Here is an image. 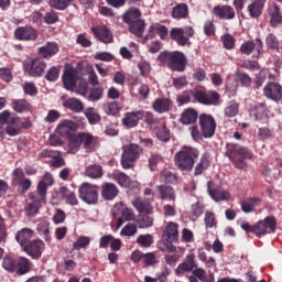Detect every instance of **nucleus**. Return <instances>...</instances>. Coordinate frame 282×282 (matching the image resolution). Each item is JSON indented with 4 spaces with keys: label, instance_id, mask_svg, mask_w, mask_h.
Wrapping results in <instances>:
<instances>
[{
    "label": "nucleus",
    "instance_id": "obj_38",
    "mask_svg": "<svg viewBox=\"0 0 282 282\" xmlns=\"http://www.w3.org/2000/svg\"><path fill=\"white\" fill-rule=\"evenodd\" d=\"M59 195L66 200V204L69 206H78V198L76 197V193L70 191L68 187H61Z\"/></svg>",
    "mask_w": 282,
    "mask_h": 282
},
{
    "label": "nucleus",
    "instance_id": "obj_16",
    "mask_svg": "<svg viewBox=\"0 0 282 282\" xmlns=\"http://www.w3.org/2000/svg\"><path fill=\"white\" fill-rule=\"evenodd\" d=\"M79 140L82 142V147L86 149L88 153H93V151H98L100 148V141H98L97 137L89 132H79Z\"/></svg>",
    "mask_w": 282,
    "mask_h": 282
},
{
    "label": "nucleus",
    "instance_id": "obj_20",
    "mask_svg": "<svg viewBox=\"0 0 282 282\" xmlns=\"http://www.w3.org/2000/svg\"><path fill=\"white\" fill-rule=\"evenodd\" d=\"M213 13L225 21H232L236 17L235 9L228 4L214 7Z\"/></svg>",
    "mask_w": 282,
    "mask_h": 282
},
{
    "label": "nucleus",
    "instance_id": "obj_63",
    "mask_svg": "<svg viewBox=\"0 0 282 282\" xmlns=\"http://www.w3.org/2000/svg\"><path fill=\"white\" fill-rule=\"evenodd\" d=\"M223 45L225 50H235V43L237 40L231 34H225L221 36Z\"/></svg>",
    "mask_w": 282,
    "mask_h": 282
},
{
    "label": "nucleus",
    "instance_id": "obj_36",
    "mask_svg": "<svg viewBox=\"0 0 282 282\" xmlns=\"http://www.w3.org/2000/svg\"><path fill=\"white\" fill-rule=\"evenodd\" d=\"M259 204H261V198L249 197L241 203V210L242 213H246V215L249 213H254V209L257 206H259Z\"/></svg>",
    "mask_w": 282,
    "mask_h": 282
},
{
    "label": "nucleus",
    "instance_id": "obj_42",
    "mask_svg": "<svg viewBox=\"0 0 282 282\" xmlns=\"http://www.w3.org/2000/svg\"><path fill=\"white\" fill-rule=\"evenodd\" d=\"M85 175L90 177V180H100L102 177V166L98 164L89 165L85 170Z\"/></svg>",
    "mask_w": 282,
    "mask_h": 282
},
{
    "label": "nucleus",
    "instance_id": "obj_7",
    "mask_svg": "<svg viewBox=\"0 0 282 282\" xmlns=\"http://www.w3.org/2000/svg\"><path fill=\"white\" fill-rule=\"evenodd\" d=\"M142 147L135 143H130L123 147V152L121 154V166L122 169L129 170L135 166L138 160H140V154L143 153Z\"/></svg>",
    "mask_w": 282,
    "mask_h": 282
},
{
    "label": "nucleus",
    "instance_id": "obj_15",
    "mask_svg": "<svg viewBox=\"0 0 282 282\" xmlns=\"http://www.w3.org/2000/svg\"><path fill=\"white\" fill-rule=\"evenodd\" d=\"M263 95L273 102H281L282 86L276 82H269L263 88Z\"/></svg>",
    "mask_w": 282,
    "mask_h": 282
},
{
    "label": "nucleus",
    "instance_id": "obj_18",
    "mask_svg": "<svg viewBox=\"0 0 282 282\" xmlns=\"http://www.w3.org/2000/svg\"><path fill=\"white\" fill-rule=\"evenodd\" d=\"M45 248V243L43 240H31L24 248V252L32 257L33 259H41V254H43V249Z\"/></svg>",
    "mask_w": 282,
    "mask_h": 282
},
{
    "label": "nucleus",
    "instance_id": "obj_30",
    "mask_svg": "<svg viewBox=\"0 0 282 282\" xmlns=\"http://www.w3.org/2000/svg\"><path fill=\"white\" fill-rule=\"evenodd\" d=\"M268 14L270 17V23L272 28H278L282 23L281 8L278 4H272L268 8Z\"/></svg>",
    "mask_w": 282,
    "mask_h": 282
},
{
    "label": "nucleus",
    "instance_id": "obj_46",
    "mask_svg": "<svg viewBox=\"0 0 282 282\" xmlns=\"http://www.w3.org/2000/svg\"><path fill=\"white\" fill-rule=\"evenodd\" d=\"M53 185H54V176H52L50 172H46L43 178L39 182L37 188L47 193V188H50V186H53Z\"/></svg>",
    "mask_w": 282,
    "mask_h": 282
},
{
    "label": "nucleus",
    "instance_id": "obj_62",
    "mask_svg": "<svg viewBox=\"0 0 282 282\" xmlns=\"http://www.w3.org/2000/svg\"><path fill=\"white\" fill-rule=\"evenodd\" d=\"M43 21L47 25H54V23H58V12L54 10L46 12L43 17Z\"/></svg>",
    "mask_w": 282,
    "mask_h": 282
},
{
    "label": "nucleus",
    "instance_id": "obj_45",
    "mask_svg": "<svg viewBox=\"0 0 282 282\" xmlns=\"http://www.w3.org/2000/svg\"><path fill=\"white\" fill-rule=\"evenodd\" d=\"M105 96V88L102 86H94L88 95V100L90 102H98Z\"/></svg>",
    "mask_w": 282,
    "mask_h": 282
},
{
    "label": "nucleus",
    "instance_id": "obj_58",
    "mask_svg": "<svg viewBox=\"0 0 282 282\" xmlns=\"http://www.w3.org/2000/svg\"><path fill=\"white\" fill-rule=\"evenodd\" d=\"M85 116L90 124H96V123L100 122V115H98V112H96V108H88L85 111Z\"/></svg>",
    "mask_w": 282,
    "mask_h": 282
},
{
    "label": "nucleus",
    "instance_id": "obj_2",
    "mask_svg": "<svg viewBox=\"0 0 282 282\" xmlns=\"http://www.w3.org/2000/svg\"><path fill=\"white\" fill-rule=\"evenodd\" d=\"M226 155L236 169L243 170L248 166L247 160H252V150L237 143L226 144Z\"/></svg>",
    "mask_w": 282,
    "mask_h": 282
},
{
    "label": "nucleus",
    "instance_id": "obj_35",
    "mask_svg": "<svg viewBox=\"0 0 282 282\" xmlns=\"http://www.w3.org/2000/svg\"><path fill=\"white\" fill-rule=\"evenodd\" d=\"M178 226L175 223H170L166 225L163 237L165 241H177L180 239Z\"/></svg>",
    "mask_w": 282,
    "mask_h": 282
},
{
    "label": "nucleus",
    "instance_id": "obj_21",
    "mask_svg": "<svg viewBox=\"0 0 282 282\" xmlns=\"http://www.w3.org/2000/svg\"><path fill=\"white\" fill-rule=\"evenodd\" d=\"M215 183L213 181L207 182V191L214 202H226L230 199V193L228 191H221L219 188H213Z\"/></svg>",
    "mask_w": 282,
    "mask_h": 282
},
{
    "label": "nucleus",
    "instance_id": "obj_3",
    "mask_svg": "<svg viewBox=\"0 0 282 282\" xmlns=\"http://www.w3.org/2000/svg\"><path fill=\"white\" fill-rule=\"evenodd\" d=\"M240 228L245 232H252L256 237H265V235H272L276 232V218L274 216H267L263 220H259L253 226L250 223H242Z\"/></svg>",
    "mask_w": 282,
    "mask_h": 282
},
{
    "label": "nucleus",
    "instance_id": "obj_55",
    "mask_svg": "<svg viewBox=\"0 0 282 282\" xmlns=\"http://www.w3.org/2000/svg\"><path fill=\"white\" fill-rule=\"evenodd\" d=\"M59 76H61V67L52 66L50 69L46 70L45 80H48V83H56Z\"/></svg>",
    "mask_w": 282,
    "mask_h": 282
},
{
    "label": "nucleus",
    "instance_id": "obj_40",
    "mask_svg": "<svg viewBox=\"0 0 282 282\" xmlns=\"http://www.w3.org/2000/svg\"><path fill=\"white\" fill-rule=\"evenodd\" d=\"M29 197L33 204H37V206H43V204L47 202V192L37 187L35 192L29 195Z\"/></svg>",
    "mask_w": 282,
    "mask_h": 282
},
{
    "label": "nucleus",
    "instance_id": "obj_56",
    "mask_svg": "<svg viewBox=\"0 0 282 282\" xmlns=\"http://www.w3.org/2000/svg\"><path fill=\"white\" fill-rule=\"evenodd\" d=\"M65 129H68V131H76L78 129V124L74 121L64 120L58 124L57 131L58 133H64Z\"/></svg>",
    "mask_w": 282,
    "mask_h": 282
},
{
    "label": "nucleus",
    "instance_id": "obj_49",
    "mask_svg": "<svg viewBox=\"0 0 282 282\" xmlns=\"http://www.w3.org/2000/svg\"><path fill=\"white\" fill-rule=\"evenodd\" d=\"M208 166H210V161H208V158L202 156L200 161L196 164L194 169L195 177H198V175H203L204 171H206Z\"/></svg>",
    "mask_w": 282,
    "mask_h": 282
},
{
    "label": "nucleus",
    "instance_id": "obj_12",
    "mask_svg": "<svg viewBox=\"0 0 282 282\" xmlns=\"http://www.w3.org/2000/svg\"><path fill=\"white\" fill-rule=\"evenodd\" d=\"M192 96L194 100H196V102H199L200 105L214 106V107H217V105H219V100L221 98L219 93L215 90H208V91L195 90V93H193Z\"/></svg>",
    "mask_w": 282,
    "mask_h": 282
},
{
    "label": "nucleus",
    "instance_id": "obj_5",
    "mask_svg": "<svg viewBox=\"0 0 282 282\" xmlns=\"http://www.w3.org/2000/svg\"><path fill=\"white\" fill-rule=\"evenodd\" d=\"M197 158H199V150L185 148L174 155V162L180 171H193Z\"/></svg>",
    "mask_w": 282,
    "mask_h": 282
},
{
    "label": "nucleus",
    "instance_id": "obj_22",
    "mask_svg": "<svg viewBox=\"0 0 282 282\" xmlns=\"http://www.w3.org/2000/svg\"><path fill=\"white\" fill-rule=\"evenodd\" d=\"M93 34H95L96 39L106 45L109 43H113V34L106 26H93Z\"/></svg>",
    "mask_w": 282,
    "mask_h": 282
},
{
    "label": "nucleus",
    "instance_id": "obj_48",
    "mask_svg": "<svg viewBox=\"0 0 282 282\" xmlns=\"http://www.w3.org/2000/svg\"><path fill=\"white\" fill-rule=\"evenodd\" d=\"M80 147H83L80 142V135L78 133L70 135L68 139L69 151L73 153H78V151H80Z\"/></svg>",
    "mask_w": 282,
    "mask_h": 282
},
{
    "label": "nucleus",
    "instance_id": "obj_41",
    "mask_svg": "<svg viewBox=\"0 0 282 282\" xmlns=\"http://www.w3.org/2000/svg\"><path fill=\"white\" fill-rule=\"evenodd\" d=\"M11 107L17 113H25L32 109V105L25 99H15L12 101Z\"/></svg>",
    "mask_w": 282,
    "mask_h": 282
},
{
    "label": "nucleus",
    "instance_id": "obj_25",
    "mask_svg": "<svg viewBox=\"0 0 282 282\" xmlns=\"http://www.w3.org/2000/svg\"><path fill=\"white\" fill-rule=\"evenodd\" d=\"M197 268V260H195V253H189L186 256L184 262L178 264L176 269V274H184V272H193Z\"/></svg>",
    "mask_w": 282,
    "mask_h": 282
},
{
    "label": "nucleus",
    "instance_id": "obj_34",
    "mask_svg": "<svg viewBox=\"0 0 282 282\" xmlns=\"http://www.w3.org/2000/svg\"><path fill=\"white\" fill-rule=\"evenodd\" d=\"M132 206L133 208H135V210H138V213L142 214H147L149 215V213H151V210H153V207H151V202L147 200V199H142L140 197H137L132 200Z\"/></svg>",
    "mask_w": 282,
    "mask_h": 282
},
{
    "label": "nucleus",
    "instance_id": "obj_60",
    "mask_svg": "<svg viewBox=\"0 0 282 282\" xmlns=\"http://www.w3.org/2000/svg\"><path fill=\"white\" fill-rule=\"evenodd\" d=\"M89 243H91V238L87 236H82L73 243V248L75 250H83V248H87Z\"/></svg>",
    "mask_w": 282,
    "mask_h": 282
},
{
    "label": "nucleus",
    "instance_id": "obj_47",
    "mask_svg": "<svg viewBox=\"0 0 282 282\" xmlns=\"http://www.w3.org/2000/svg\"><path fill=\"white\" fill-rule=\"evenodd\" d=\"M42 156L52 158V165L55 166V169H61V166H65V159H63L62 156L54 155V152L50 150H45L44 152H42Z\"/></svg>",
    "mask_w": 282,
    "mask_h": 282
},
{
    "label": "nucleus",
    "instance_id": "obj_50",
    "mask_svg": "<svg viewBox=\"0 0 282 282\" xmlns=\"http://www.w3.org/2000/svg\"><path fill=\"white\" fill-rule=\"evenodd\" d=\"M39 235L45 239V241H52V236L50 235V223L47 221H42L37 224L36 228Z\"/></svg>",
    "mask_w": 282,
    "mask_h": 282
},
{
    "label": "nucleus",
    "instance_id": "obj_44",
    "mask_svg": "<svg viewBox=\"0 0 282 282\" xmlns=\"http://www.w3.org/2000/svg\"><path fill=\"white\" fill-rule=\"evenodd\" d=\"M150 91L151 88L147 84H140L139 86L133 84L131 88V93L134 94V96H141V98H148Z\"/></svg>",
    "mask_w": 282,
    "mask_h": 282
},
{
    "label": "nucleus",
    "instance_id": "obj_52",
    "mask_svg": "<svg viewBox=\"0 0 282 282\" xmlns=\"http://www.w3.org/2000/svg\"><path fill=\"white\" fill-rule=\"evenodd\" d=\"M102 109L107 116H118L120 113V107H118V102L108 101L102 105Z\"/></svg>",
    "mask_w": 282,
    "mask_h": 282
},
{
    "label": "nucleus",
    "instance_id": "obj_39",
    "mask_svg": "<svg viewBox=\"0 0 282 282\" xmlns=\"http://www.w3.org/2000/svg\"><path fill=\"white\" fill-rule=\"evenodd\" d=\"M63 106L66 109H70L74 113H80L85 109V106L83 105V101L78 98H68L64 101Z\"/></svg>",
    "mask_w": 282,
    "mask_h": 282
},
{
    "label": "nucleus",
    "instance_id": "obj_10",
    "mask_svg": "<svg viewBox=\"0 0 282 282\" xmlns=\"http://www.w3.org/2000/svg\"><path fill=\"white\" fill-rule=\"evenodd\" d=\"M193 36H195V29L193 26H185L184 29L172 28L170 31V39L175 41L181 47H186L191 43L189 39H193Z\"/></svg>",
    "mask_w": 282,
    "mask_h": 282
},
{
    "label": "nucleus",
    "instance_id": "obj_19",
    "mask_svg": "<svg viewBox=\"0 0 282 282\" xmlns=\"http://www.w3.org/2000/svg\"><path fill=\"white\" fill-rule=\"evenodd\" d=\"M143 118V110L130 111L124 115L122 119V124L127 127V129H133Z\"/></svg>",
    "mask_w": 282,
    "mask_h": 282
},
{
    "label": "nucleus",
    "instance_id": "obj_8",
    "mask_svg": "<svg viewBox=\"0 0 282 282\" xmlns=\"http://www.w3.org/2000/svg\"><path fill=\"white\" fill-rule=\"evenodd\" d=\"M23 69L31 78H41L47 69V63L41 57H31L23 63Z\"/></svg>",
    "mask_w": 282,
    "mask_h": 282
},
{
    "label": "nucleus",
    "instance_id": "obj_23",
    "mask_svg": "<svg viewBox=\"0 0 282 282\" xmlns=\"http://www.w3.org/2000/svg\"><path fill=\"white\" fill-rule=\"evenodd\" d=\"M156 193L163 202H175V199H177L175 188L171 185H158Z\"/></svg>",
    "mask_w": 282,
    "mask_h": 282
},
{
    "label": "nucleus",
    "instance_id": "obj_53",
    "mask_svg": "<svg viewBox=\"0 0 282 282\" xmlns=\"http://www.w3.org/2000/svg\"><path fill=\"white\" fill-rule=\"evenodd\" d=\"M74 3V0H50L48 4L54 10H67L68 6H72Z\"/></svg>",
    "mask_w": 282,
    "mask_h": 282
},
{
    "label": "nucleus",
    "instance_id": "obj_51",
    "mask_svg": "<svg viewBox=\"0 0 282 282\" xmlns=\"http://www.w3.org/2000/svg\"><path fill=\"white\" fill-rule=\"evenodd\" d=\"M113 180H116L119 186H122L123 188H129V186H131V177L122 172L115 173Z\"/></svg>",
    "mask_w": 282,
    "mask_h": 282
},
{
    "label": "nucleus",
    "instance_id": "obj_33",
    "mask_svg": "<svg viewBox=\"0 0 282 282\" xmlns=\"http://www.w3.org/2000/svg\"><path fill=\"white\" fill-rule=\"evenodd\" d=\"M15 272L19 276H23V274H28L32 272V262L30 259L25 257H20L15 264Z\"/></svg>",
    "mask_w": 282,
    "mask_h": 282
},
{
    "label": "nucleus",
    "instance_id": "obj_29",
    "mask_svg": "<svg viewBox=\"0 0 282 282\" xmlns=\"http://www.w3.org/2000/svg\"><path fill=\"white\" fill-rule=\"evenodd\" d=\"M171 17L176 21H181L182 19H188L189 17L188 4L184 2L177 3L175 7H173Z\"/></svg>",
    "mask_w": 282,
    "mask_h": 282
},
{
    "label": "nucleus",
    "instance_id": "obj_9",
    "mask_svg": "<svg viewBox=\"0 0 282 282\" xmlns=\"http://www.w3.org/2000/svg\"><path fill=\"white\" fill-rule=\"evenodd\" d=\"M98 185H94L90 183H82L78 187L79 199L88 206H94L98 204Z\"/></svg>",
    "mask_w": 282,
    "mask_h": 282
},
{
    "label": "nucleus",
    "instance_id": "obj_26",
    "mask_svg": "<svg viewBox=\"0 0 282 282\" xmlns=\"http://www.w3.org/2000/svg\"><path fill=\"white\" fill-rule=\"evenodd\" d=\"M58 50L56 42H47L45 45L37 48V54L41 58H52L58 54Z\"/></svg>",
    "mask_w": 282,
    "mask_h": 282
},
{
    "label": "nucleus",
    "instance_id": "obj_31",
    "mask_svg": "<svg viewBox=\"0 0 282 282\" xmlns=\"http://www.w3.org/2000/svg\"><path fill=\"white\" fill-rule=\"evenodd\" d=\"M173 101L169 98H158L153 101L152 107L156 113H166L171 111Z\"/></svg>",
    "mask_w": 282,
    "mask_h": 282
},
{
    "label": "nucleus",
    "instance_id": "obj_37",
    "mask_svg": "<svg viewBox=\"0 0 282 282\" xmlns=\"http://www.w3.org/2000/svg\"><path fill=\"white\" fill-rule=\"evenodd\" d=\"M198 113L193 108H187L182 112L180 121L182 124H195L197 122Z\"/></svg>",
    "mask_w": 282,
    "mask_h": 282
},
{
    "label": "nucleus",
    "instance_id": "obj_24",
    "mask_svg": "<svg viewBox=\"0 0 282 282\" xmlns=\"http://www.w3.org/2000/svg\"><path fill=\"white\" fill-rule=\"evenodd\" d=\"M251 3L247 7V12L250 19H259L263 14L265 8V0H250Z\"/></svg>",
    "mask_w": 282,
    "mask_h": 282
},
{
    "label": "nucleus",
    "instance_id": "obj_54",
    "mask_svg": "<svg viewBox=\"0 0 282 282\" xmlns=\"http://www.w3.org/2000/svg\"><path fill=\"white\" fill-rule=\"evenodd\" d=\"M163 162L162 155L159 153H152L150 158L148 159V167L153 173L154 171H158V164Z\"/></svg>",
    "mask_w": 282,
    "mask_h": 282
},
{
    "label": "nucleus",
    "instance_id": "obj_14",
    "mask_svg": "<svg viewBox=\"0 0 282 282\" xmlns=\"http://www.w3.org/2000/svg\"><path fill=\"white\" fill-rule=\"evenodd\" d=\"M240 52L246 56H250L254 52L253 58H259L263 54V42L261 39H256V43L254 41H247L240 45Z\"/></svg>",
    "mask_w": 282,
    "mask_h": 282
},
{
    "label": "nucleus",
    "instance_id": "obj_64",
    "mask_svg": "<svg viewBox=\"0 0 282 282\" xmlns=\"http://www.w3.org/2000/svg\"><path fill=\"white\" fill-rule=\"evenodd\" d=\"M25 173L23 172V170L21 169H15L12 172V186H17L18 184H20L21 182H23L25 180Z\"/></svg>",
    "mask_w": 282,
    "mask_h": 282
},
{
    "label": "nucleus",
    "instance_id": "obj_1",
    "mask_svg": "<svg viewBox=\"0 0 282 282\" xmlns=\"http://www.w3.org/2000/svg\"><path fill=\"white\" fill-rule=\"evenodd\" d=\"M123 23L128 25L130 34L142 39L144 36V30H147V21L142 19V11L139 8H129L121 17Z\"/></svg>",
    "mask_w": 282,
    "mask_h": 282
},
{
    "label": "nucleus",
    "instance_id": "obj_57",
    "mask_svg": "<svg viewBox=\"0 0 282 282\" xmlns=\"http://www.w3.org/2000/svg\"><path fill=\"white\" fill-rule=\"evenodd\" d=\"M239 113V104L230 101L225 108V116L227 118H235Z\"/></svg>",
    "mask_w": 282,
    "mask_h": 282
},
{
    "label": "nucleus",
    "instance_id": "obj_43",
    "mask_svg": "<svg viewBox=\"0 0 282 282\" xmlns=\"http://www.w3.org/2000/svg\"><path fill=\"white\" fill-rule=\"evenodd\" d=\"M134 224L140 229H142V228H151V226H153V217L149 216V214H141L134 220Z\"/></svg>",
    "mask_w": 282,
    "mask_h": 282
},
{
    "label": "nucleus",
    "instance_id": "obj_11",
    "mask_svg": "<svg viewBox=\"0 0 282 282\" xmlns=\"http://www.w3.org/2000/svg\"><path fill=\"white\" fill-rule=\"evenodd\" d=\"M113 219H117V228H122L124 221H133L135 213L129 208L124 203H118L112 208Z\"/></svg>",
    "mask_w": 282,
    "mask_h": 282
},
{
    "label": "nucleus",
    "instance_id": "obj_6",
    "mask_svg": "<svg viewBox=\"0 0 282 282\" xmlns=\"http://www.w3.org/2000/svg\"><path fill=\"white\" fill-rule=\"evenodd\" d=\"M6 127L7 135L14 138V135L21 134V118L17 117L14 113L4 110L0 113V131Z\"/></svg>",
    "mask_w": 282,
    "mask_h": 282
},
{
    "label": "nucleus",
    "instance_id": "obj_32",
    "mask_svg": "<svg viewBox=\"0 0 282 282\" xmlns=\"http://www.w3.org/2000/svg\"><path fill=\"white\" fill-rule=\"evenodd\" d=\"M118 193H120L118 191V186H116V184L113 183H105L101 186V197L104 199H108V200L116 199V197H118Z\"/></svg>",
    "mask_w": 282,
    "mask_h": 282
},
{
    "label": "nucleus",
    "instance_id": "obj_17",
    "mask_svg": "<svg viewBox=\"0 0 282 282\" xmlns=\"http://www.w3.org/2000/svg\"><path fill=\"white\" fill-rule=\"evenodd\" d=\"M14 36L18 41H36L39 32L32 26H19L14 31Z\"/></svg>",
    "mask_w": 282,
    "mask_h": 282
},
{
    "label": "nucleus",
    "instance_id": "obj_13",
    "mask_svg": "<svg viewBox=\"0 0 282 282\" xmlns=\"http://www.w3.org/2000/svg\"><path fill=\"white\" fill-rule=\"evenodd\" d=\"M198 120L203 138H213L217 129V122L215 121V117L212 115L202 113L198 117Z\"/></svg>",
    "mask_w": 282,
    "mask_h": 282
},
{
    "label": "nucleus",
    "instance_id": "obj_4",
    "mask_svg": "<svg viewBox=\"0 0 282 282\" xmlns=\"http://www.w3.org/2000/svg\"><path fill=\"white\" fill-rule=\"evenodd\" d=\"M160 63L167 65V67L172 72H184L186 69V64L188 59L183 52L174 51V52H161L158 56Z\"/></svg>",
    "mask_w": 282,
    "mask_h": 282
},
{
    "label": "nucleus",
    "instance_id": "obj_27",
    "mask_svg": "<svg viewBox=\"0 0 282 282\" xmlns=\"http://www.w3.org/2000/svg\"><path fill=\"white\" fill-rule=\"evenodd\" d=\"M62 80L65 89L74 91V89H76V70L74 68L66 69L63 74Z\"/></svg>",
    "mask_w": 282,
    "mask_h": 282
},
{
    "label": "nucleus",
    "instance_id": "obj_61",
    "mask_svg": "<svg viewBox=\"0 0 282 282\" xmlns=\"http://www.w3.org/2000/svg\"><path fill=\"white\" fill-rule=\"evenodd\" d=\"M137 243H139V246H141L142 248H151V246L153 245V236L151 235H140L137 238Z\"/></svg>",
    "mask_w": 282,
    "mask_h": 282
},
{
    "label": "nucleus",
    "instance_id": "obj_59",
    "mask_svg": "<svg viewBox=\"0 0 282 282\" xmlns=\"http://www.w3.org/2000/svg\"><path fill=\"white\" fill-rule=\"evenodd\" d=\"M137 234H138V225L135 224H128L120 231V235L122 237H133Z\"/></svg>",
    "mask_w": 282,
    "mask_h": 282
},
{
    "label": "nucleus",
    "instance_id": "obj_28",
    "mask_svg": "<svg viewBox=\"0 0 282 282\" xmlns=\"http://www.w3.org/2000/svg\"><path fill=\"white\" fill-rule=\"evenodd\" d=\"M32 237H34V230L30 228H22L15 235V241L21 246V248H25L29 242L32 241Z\"/></svg>",
    "mask_w": 282,
    "mask_h": 282
}]
</instances>
